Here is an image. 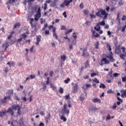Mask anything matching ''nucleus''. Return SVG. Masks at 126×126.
<instances>
[{
	"instance_id": "obj_33",
	"label": "nucleus",
	"mask_w": 126,
	"mask_h": 126,
	"mask_svg": "<svg viewBox=\"0 0 126 126\" xmlns=\"http://www.w3.org/2000/svg\"><path fill=\"white\" fill-rule=\"evenodd\" d=\"M65 100H69L70 96H69V94H68L65 96Z\"/></svg>"
},
{
	"instance_id": "obj_64",
	"label": "nucleus",
	"mask_w": 126,
	"mask_h": 126,
	"mask_svg": "<svg viewBox=\"0 0 126 126\" xmlns=\"http://www.w3.org/2000/svg\"><path fill=\"white\" fill-rule=\"evenodd\" d=\"M67 107H68L69 108H71V104H70V102H68V105Z\"/></svg>"
},
{
	"instance_id": "obj_56",
	"label": "nucleus",
	"mask_w": 126,
	"mask_h": 126,
	"mask_svg": "<svg viewBox=\"0 0 126 126\" xmlns=\"http://www.w3.org/2000/svg\"><path fill=\"white\" fill-rule=\"evenodd\" d=\"M107 94H111V93H113V91L112 90H109L107 92Z\"/></svg>"
},
{
	"instance_id": "obj_17",
	"label": "nucleus",
	"mask_w": 126,
	"mask_h": 126,
	"mask_svg": "<svg viewBox=\"0 0 126 126\" xmlns=\"http://www.w3.org/2000/svg\"><path fill=\"white\" fill-rule=\"evenodd\" d=\"M0 102L1 104H6V103L7 102V101H6V97H4L3 99H0Z\"/></svg>"
},
{
	"instance_id": "obj_60",
	"label": "nucleus",
	"mask_w": 126,
	"mask_h": 126,
	"mask_svg": "<svg viewBox=\"0 0 126 126\" xmlns=\"http://www.w3.org/2000/svg\"><path fill=\"white\" fill-rule=\"evenodd\" d=\"M126 15H123V17L122 18V21H124V20H126Z\"/></svg>"
},
{
	"instance_id": "obj_35",
	"label": "nucleus",
	"mask_w": 126,
	"mask_h": 126,
	"mask_svg": "<svg viewBox=\"0 0 126 126\" xmlns=\"http://www.w3.org/2000/svg\"><path fill=\"white\" fill-rule=\"evenodd\" d=\"M69 81H70V79L69 78H67V79L64 80V82L65 83L67 84V83H68Z\"/></svg>"
},
{
	"instance_id": "obj_36",
	"label": "nucleus",
	"mask_w": 126,
	"mask_h": 126,
	"mask_svg": "<svg viewBox=\"0 0 126 126\" xmlns=\"http://www.w3.org/2000/svg\"><path fill=\"white\" fill-rule=\"evenodd\" d=\"M95 48L96 49H99V42L96 41V44H95Z\"/></svg>"
},
{
	"instance_id": "obj_63",
	"label": "nucleus",
	"mask_w": 126,
	"mask_h": 126,
	"mask_svg": "<svg viewBox=\"0 0 126 126\" xmlns=\"http://www.w3.org/2000/svg\"><path fill=\"white\" fill-rule=\"evenodd\" d=\"M122 81L123 82H125V81H126V77H122Z\"/></svg>"
},
{
	"instance_id": "obj_39",
	"label": "nucleus",
	"mask_w": 126,
	"mask_h": 126,
	"mask_svg": "<svg viewBox=\"0 0 126 126\" xmlns=\"http://www.w3.org/2000/svg\"><path fill=\"white\" fill-rule=\"evenodd\" d=\"M8 45V41H6V42L5 43H3L2 45V48H4V46H6Z\"/></svg>"
},
{
	"instance_id": "obj_4",
	"label": "nucleus",
	"mask_w": 126,
	"mask_h": 126,
	"mask_svg": "<svg viewBox=\"0 0 126 126\" xmlns=\"http://www.w3.org/2000/svg\"><path fill=\"white\" fill-rule=\"evenodd\" d=\"M36 13L35 14V16L34 17V20L35 21H38V20H39V19L41 17V15H42V14H41V7H39L38 8V10L36 11Z\"/></svg>"
},
{
	"instance_id": "obj_48",
	"label": "nucleus",
	"mask_w": 126,
	"mask_h": 126,
	"mask_svg": "<svg viewBox=\"0 0 126 126\" xmlns=\"http://www.w3.org/2000/svg\"><path fill=\"white\" fill-rule=\"evenodd\" d=\"M8 94H13V90H9L8 91Z\"/></svg>"
},
{
	"instance_id": "obj_47",
	"label": "nucleus",
	"mask_w": 126,
	"mask_h": 126,
	"mask_svg": "<svg viewBox=\"0 0 126 126\" xmlns=\"http://www.w3.org/2000/svg\"><path fill=\"white\" fill-rule=\"evenodd\" d=\"M31 79H34L36 77V76L35 75H31L30 76Z\"/></svg>"
},
{
	"instance_id": "obj_19",
	"label": "nucleus",
	"mask_w": 126,
	"mask_h": 126,
	"mask_svg": "<svg viewBox=\"0 0 126 126\" xmlns=\"http://www.w3.org/2000/svg\"><path fill=\"white\" fill-rule=\"evenodd\" d=\"M26 37H27V35L25 33H24L20 35V38L22 39V40H25L26 39Z\"/></svg>"
},
{
	"instance_id": "obj_15",
	"label": "nucleus",
	"mask_w": 126,
	"mask_h": 126,
	"mask_svg": "<svg viewBox=\"0 0 126 126\" xmlns=\"http://www.w3.org/2000/svg\"><path fill=\"white\" fill-rule=\"evenodd\" d=\"M34 21V19L33 18H31L30 24L31 25V27L32 28H34L36 27V25H33V22Z\"/></svg>"
},
{
	"instance_id": "obj_34",
	"label": "nucleus",
	"mask_w": 126,
	"mask_h": 126,
	"mask_svg": "<svg viewBox=\"0 0 126 126\" xmlns=\"http://www.w3.org/2000/svg\"><path fill=\"white\" fill-rule=\"evenodd\" d=\"M42 86H43V89H44V90H46V89H47V85H46V84L45 83H43Z\"/></svg>"
},
{
	"instance_id": "obj_7",
	"label": "nucleus",
	"mask_w": 126,
	"mask_h": 126,
	"mask_svg": "<svg viewBox=\"0 0 126 126\" xmlns=\"http://www.w3.org/2000/svg\"><path fill=\"white\" fill-rule=\"evenodd\" d=\"M6 113L10 114V115H11V116L12 117L14 116V111H13V109L10 107H9L7 111L6 110Z\"/></svg>"
},
{
	"instance_id": "obj_59",
	"label": "nucleus",
	"mask_w": 126,
	"mask_h": 126,
	"mask_svg": "<svg viewBox=\"0 0 126 126\" xmlns=\"http://www.w3.org/2000/svg\"><path fill=\"white\" fill-rule=\"evenodd\" d=\"M34 45H32V46L31 47L30 51V52H31V53H32V52H33V49H34Z\"/></svg>"
},
{
	"instance_id": "obj_43",
	"label": "nucleus",
	"mask_w": 126,
	"mask_h": 126,
	"mask_svg": "<svg viewBox=\"0 0 126 126\" xmlns=\"http://www.w3.org/2000/svg\"><path fill=\"white\" fill-rule=\"evenodd\" d=\"M108 75L110 77V78H112L113 77V71L110 72L108 74Z\"/></svg>"
},
{
	"instance_id": "obj_54",
	"label": "nucleus",
	"mask_w": 126,
	"mask_h": 126,
	"mask_svg": "<svg viewBox=\"0 0 126 126\" xmlns=\"http://www.w3.org/2000/svg\"><path fill=\"white\" fill-rule=\"evenodd\" d=\"M15 99H16V100H17V101H18V102L20 101V99H19V98L18 97V96L17 95L15 96Z\"/></svg>"
},
{
	"instance_id": "obj_2",
	"label": "nucleus",
	"mask_w": 126,
	"mask_h": 126,
	"mask_svg": "<svg viewBox=\"0 0 126 126\" xmlns=\"http://www.w3.org/2000/svg\"><path fill=\"white\" fill-rule=\"evenodd\" d=\"M62 116H61V119L63 122H66L67 119L66 117H64V115H67V117H68V115H69V109H67V104L66 103H64L63 105V107L62 110Z\"/></svg>"
},
{
	"instance_id": "obj_14",
	"label": "nucleus",
	"mask_w": 126,
	"mask_h": 126,
	"mask_svg": "<svg viewBox=\"0 0 126 126\" xmlns=\"http://www.w3.org/2000/svg\"><path fill=\"white\" fill-rule=\"evenodd\" d=\"M92 102H93V103H101V99L96 97L93 99Z\"/></svg>"
},
{
	"instance_id": "obj_23",
	"label": "nucleus",
	"mask_w": 126,
	"mask_h": 126,
	"mask_svg": "<svg viewBox=\"0 0 126 126\" xmlns=\"http://www.w3.org/2000/svg\"><path fill=\"white\" fill-rule=\"evenodd\" d=\"M115 54H120V52H121V49H120V48L118 47V48H116L115 49Z\"/></svg>"
},
{
	"instance_id": "obj_26",
	"label": "nucleus",
	"mask_w": 126,
	"mask_h": 126,
	"mask_svg": "<svg viewBox=\"0 0 126 126\" xmlns=\"http://www.w3.org/2000/svg\"><path fill=\"white\" fill-rule=\"evenodd\" d=\"M115 46H117V45H118V37H115L114 38V42Z\"/></svg>"
},
{
	"instance_id": "obj_58",
	"label": "nucleus",
	"mask_w": 126,
	"mask_h": 126,
	"mask_svg": "<svg viewBox=\"0 0 126 126\" xmlns=\"http://www.w3.org/2000/svg\"><path fill=\"white\" fill-rule=\"evenodd\" d=\"M61 30H66V28L65 26H62L61 28Z\"/></svg>"
},
{
	"instance_id": "obj_62",
	"label": "nucleus",
	"mask_w": 126,
	"mask_h": 126,
	"mask_svg": "<svg viewBox=\"0 0 126 126\" xmlns=\"http://www.w3.org/2000/svg\"><path fill=\"white\" fill-rule=\"evenodd\" d=\"M117 99L118 101H119L120 102H121V103H123V99H122L121 98H120V97L118 96L117 97Z\"/></svg>"
},
{
	"instance_id": "obj_40",
	"label": "nucleus",
	"mask_w": 126,
	"mask_h": 126,
	"mask_svg": "<svg viewBox=\"0 0 126 126\" xmlns=\"http://www.w3.org/2000/svg\"><path fill=\"white\" fill-rule=\"evenodd\" d=\"M79 98H80V100H81V101H84V100L85 99V97H84L83 96H82V95H81Z\"/></svg>"
},
{
	"instance_id": "obj_29",
	"label": "nucleus",
	"mask_w": 126,
	"mask_h": 126,
	"mask_svg": "<svg viewBox=\"0 0 126 126\" xmlns=\"http://www.w3.org/2000/svg\"><path fill=\"white\" fill-rule=\"evenodd\" d=\"M93 81H94V82H95V83H100V81H99L96 78H94Z\"/></svg>"
},
{
	"instance_id": "obj_6",
	"label": "nucleus",
	"mask_w": 126,
	"mask_h": 126,
	"mask_svg": "<svg viewBox=\"0 0 126 126\" xmlns=\"http://www.w3.org/2000/svg\"><path fill=\"white\" fill-rule=\"evenodd\" d=\"M82 57L85 58H89V53L87 52V48H85L83 50Z\"/></svg>"
},
{
	"instance_id": "obj_30",
	"label": "nucleus",
	"mask_w": 126,
	"mask_h": 126,
	"mask_svg": "<svg viewBox=\"0 0 126 126\" xmlns=\"http://www.w3.org/2000/svg\"><path fill=\"white\" fill-rule=\"evenodd\" d=\"M61 60H62L63 61V62H64V61H65L66 56L65 55L61 56Z\"/></svg>"
},
{
	"instance_id": "obj_61",
	"label": "nucleus",
	"mask_w": 126,
	"mask_h": 126,
	"mask_svg": "<svg viewBox=\"0 0 126 126\" xmlns=\"http://www.w3.org/2000/svg\"><path fill=\"white\" fill-rule=\"evenodd\" d=\"M51 45L53 48H56V43H55L54 42H52Z\"/></svg>"
},
{
	"instance_id": "obj_10",
	"label": "nucleus",
	"mask_w": 126,
	"mask_h": 126,
	"mask_svg": "<svg viewBox=\"0 0 126 126\" xmlns=\"http://www.w3.org/2000/svg\"><path fill=\"white\" fill-rule=\"evenodd\" d=\"M52 32H53V36L55 37V39L56 40H58L59 36L58 35H57V33L56 32V28H53V30H52Z\"/></svg>"
},
{
	"instance_id": "obj_11",
	"label": "nucleus",
	"mask_w": 126,
	"mask_h": 126,
	"mask_svg": "<svg viewBox=\"0 0 126 126\" xmlns=\"http://www.w3.org/2000/svg\"><path fill=\"white\" fill-rule=\"evenodd\" d=\"M106 58L107 59H109L110 62H111V63L115 62V60H114V57H113L112 54H110L109 56H106Z\"/></svg>"
},
{
	"instance_id": "obj_49",
	"label": "nucleus",
	"mask_w": 126,
	"mask_h": 126,
	"mask_svg": "<svg viewBox=\"0 0 126 126\" xmlns=\"http://www.w3.org/2000/svg\"><path fill=\"white\" fill-rule=\"evenodd\" d=\"M85 24H87V26L91 25V22H90L89 21H87L85 23Z\"/></svg>"
},
{
	"instance_id": "obj_12",
	"label": "nucleus",
	"mask_w": 126,
	"mask_h": 126,
	"mask_svg": "<svg viewBox=\"0 0 126 126\" xmlns=\"http://www.w3.org/2000/svg\"><path fill=\"white\" fill-rule=\"evenodd\" d=\"M40 42H41V35H38L36 36V42H35V45L38 46Z\"/></svg>"
},
{
	"instance_id": "obj_21",
	"label": "nucleus",
	"mask_w": 126,
	"mask_h": 126,
	"mask_svg": "<svg viewBox=\"0 0 126 126\" xmlns=\"http://www.w3.org/2000/svg\"><path fill=\"white\" fill-rule=\"evenodd\" d=\"M114 1H117L118 2L119 5H123L124 4V3H123V1L122 0H113Z\"/></svg>"
},
{
	"instance_id": "obj_55",
	"label": "nucleus",
	"mask_w": 126,
	"mask_h": 126,
	"mask_svg": "<svg viewBox=\"0 0 126 126\" xmlns=\"http://www.w3.org/2000/svg\"><path fill=\"white\" fill-rule=\"evenodd\" d=\"M119 73H115L114 74H113V76L114 77H118V76H119Z\"/></svg>"
},
{
	"instance_id": "obj_46",
	"label": "nucleus",
	"mask_w": 126,
	"mask_h": 126,
	"mask_svg": "<svg viewBox=\"0 0 126 126\" xmlns=\"http://www.w3.org/2000/svg\"><path fill=\"white\" fill-rule=\"evenodd\" d=\"M79 6H80V8L81 9H83L84 7V5H83V3H80V5H79Z\"/></svg>"
},
{
	"instance_id": "obj_53",
	"label": "nucleus",
	"mask_w": 126,
	"mask_h": 126,
	"mask_svg": "<svg viewBox=\"0 0 126 126\" xmlns=\"http://www.w3.org/2000/svg\"><path fill=\"white\" fill-rule=\"evenodd\" d=\"M22 38H21L20 37L19 38V39H18L17 40V41H16V42H17V43H20V42H21L22 41Z\"/></svg>"
},
{
	"instance_id": "obj_42",
	"label": "nucleus",
	"mask_w": 126,
	"mask_h": 126,
	"mask_svg": "<svg viewBox=\"0 0 126 126\" xmlns=\"http://www.w3.org/2000/svg\"><path fill=\"white\" fill-rule=\"evenodd\" d=\"M88 66H89V63H88V60H87L85 65V68H87V67H88Z\"/></svg>"
},
{
	"instance_id": "obj_44",
	"label": "nucleus",
	"mask_w": 126,
	"mask_h": 126,
	"mask_svg": "<svg viewBox=\"0 0 126 126\" xmlns=\"http://www.w3.org/2000/svg\"><path fill=\"white\" fill-rule=\"evenodd\" d=\"M98 27V28H97L96 27H94V30H96V31H100V27L99 26V27Z\"/></svg>"
},
{
	"instance_id": "obj_18",
	"label": "nucleus",
	"mask_w": 126,
	"mask_h": 126,
	"mask_svg": "<svg viewBox=\"0 0 126 126\" xmlns=\"http://www.w3.org/2000/svg\"><path fill=\"white\" fill-rule=\"evenodd\" d=\"M122 91H123V93L121 94V97L122 98H125V97H126V90L125 91L124 90H121V92L122 93Z\"/></svg>"
},
{
	"instance_id": "obj_57",
	"label": "nucleus",
	"mask_w": 126,
	"mask_h": 126,
	"mask_svg": "<svg viewBox=\"0 0 126 126\" xmlns=\"http://www.w3.org/2000/svg\"><path fill=\"white\" fill-rule=\"evenodd\" d=\"M49 34H50V31H45V35H49Z\"/></svg>"
},
{
	"instance_id": "obj_45",
	"label": "nucleus",
	"mask_w": 126,
	"mask_h": 126,
	"mask_svg": "<svg viewBox=\"0 0 126 126\" xmlns=\"http://www.w3.org/2000/svg\"><path fill=\"white\" fill-rule=\"evenodd\" d=\"M83 13H84L85 15H88V10H84L83 11Z\"/></svg>"
},
{
	"instance_id": "obj_20",
	"label": "nucleus",
	"mask_w": 126,
	"mask_h": 126,
	"mask_svg": "<svg viewBox=\"0 0 126 126\" xmlns=\"http://www.w3.org/2000/svg\"><path fill=\"white\" fill-rule=\"evenodd\" d=\"M51 0H46V3L44 4V10H46L47 9V3H50L51 2Z\"/></svg>"
},
{
	"instance_id": "obj_25",
	"label": "nucleus",
	"mask_w": 126,
	"mask_h": 126,
	"mask_svg": "<svg viewBox=\"0 0 126 126\" xmlns=\"http://www.w3.org/2000/svg\"><path fill=\"white\" fill-rule=\"evenodd\" d=\"M20 23H17L16 24H15L14 28H19V27H20Z\"/></svg>"
},
{
	"instance_id": "obj_32",
	"label": "nucleus",
	"mask_w": 126,
	"mask_h": 126,
	"mask_svg": "<svg viewBox=\"0 0 126 126\" xmlns=\"http://www.w3.org/2000/svg\"><path fill=\"white\" fill-rule=\"evenodd\" d=\"M106 88V85H105L104 84H101L99 86V88Z\"/></svg>"
},
{
	"instance_id": "obj_31",
	"label": "nucleus",
	"mask_w": 126,
	"mask_h": 126,
	"mask_svg": "<svg viewBox=\"0 0 126 126\" xmlns=\"http://www.w3.org/2000/svg\"><path fill=\"white\" fill-rule=\"evenodd\" d=\"M72 32V29H70L69 30H68L66 32H65V35H67V34Z\"/></svg>"
},
{
	"instance_id": "obj_8",
	"label": "nucleus",
	"mask_w": 126,
	"mask_h": 126,
	"mask_svg": "<svg viewBox=\"0 0 126 126\" xmlns=\"http://www.w3.org/2000/svg\"><path fill=\"white\" fill-rule=\"evenodd\" d=\"M98 109L97 108L96 106L94 107V106H92L89 108V112H95L98 110Z\"/></svg>"
},
{
	"instance_id": "obj_37",
	"label": "nucleus",
	"mask_w": 126,
	"mask_h": 126,
	"mask_svg": "<svg viewBox=\"0 0 126 126\" xmlns=\"http://www.w3.org/2000/svg\"><path fill=\"white\" fill-rule=\"evenodd\" d=\"M59 92L61 93V94H63V89L61 87L59 89Z\"/></svg>"
},
{
	"instance_id": "obj_38",
	"label": "nucleus",
	"mask_w": 126,
	"mask_h": 126,
	"mask_svg": "<svg viewBox=\"0 0 126 126\" xmlns=\"http://www.w3.org/2000/svg\"><path fill=\"white\" fill-rule=\"evenodd\" d=\"M116 108H117V104H116V103H115L113 106L112 107V109L113 110H116Z\"/></svg>"
},
{
	"instance_id": "obj_9",
	"label": "nucleus",
	"mask_w": 126,
	"mask_h": 126,
	"mask_svg": "<svg viewBox=\"0 0 126 126\" xmlns=\"http://www.w3.org/2000/svg\"><path fill=\"white\" fill-rule=\"evenodd\" d=\"M73 37L74 39H73L72 40V44L75 45V44H76V38H77V35H76V32L73 33Z\"/></svg>"
},
{
	"instance_id": "obj_1",
	"label": "nucleus",
	"mask_w": 126,
	"mask_h": 126,
	"mask_svg": "<svg viewBox=\"0 0 126 126\" xmlns=\"http://www.w3.org/2000/svg\"><path fill=\"white\" fill-rule=\"evenodd\" d=\"M108 13L106 12V10L100 9L97 12L95 13V15L90 14L91 18H96V16L100 18H103V20H106L108 17Z\"/></svg>"
},
{
	"instance_id": "obj_50",
	"label": "nucleus",
	"mask_w": 126,
	"mask_h": 126,
	"mask_svg": "<svg viewBox=\"0 0 126 126\" xmlns=\"http://www.w3.org/2000/svg\"><path fill=\"white\" fill-rule=\"evenodd\" d=\"M126 24L125 25V26L123 27H122V31L123 32H125V30H126Z\"/></svg>"
},
{
	"instance_id": "obj_28",
	"label": "nucleus",
	"mask_w": 126,
	"mask_h": 126,
	"mask_svg": "<svg viewBox=\"0 0 126 126\" xmlns=\"http://www.w3.org/2000/svg\"><path fill=\"white\" fill-rule=\"evenodd\" d=\"M99 25H101V26H104V25H106L105 20H103L102 22H99Z\"/></svg>"
},
{
	"instance_id": "obj_5",
	"label": "nucleus",
	"mask_w": 126,
	"mask_h": 126,
	"mask_svg": "<svg viewBox=\"0 0 126 126\" xmlns=\"http://www.w3.org/2000/svg\"><path fill=\"white\" fill-rule=\"evenodd\" d=\"M103 62H104L105 64H109V63H110V61L109 60H107V58H103L100 61V65H101V66H103V65H104Z\"/></svg>"
},
{
	"instance_id": "obj_22",
	"label": "nucleus",
	"mask_w": 126,
	"mask_h": 126,
	"mask_svg": "<svg viewBox=\"0 0 126 126\" xmlns=\"http://www.w3.org/2000/svg\"><path fill=\"white\" fill-rule=\"evenodd\" d=\"M14 2H15V0H8L6 4H12V3H14Z\"/></svg>"
},
{
	"instance_id": "obj_24",
	"label": "nucleus",
	"mask_w": 126,
	"mask_h": 126,
	"mask_svg": "<svg viewBox=\"0 0 126 126\" xmlns=\"http://www.w3.org/2000/svg\"><path fill=\"white\" fill-rule=\"evenodd\" d=\"M50 87L52 88V89H53V90H57V87L52 83H50Z\"/></svg>"
},
{
	"instance_id": "obj_3",
	"label": "nucleus",
	"mask_w": 126,
	"mask_h": 126,
	"mask_svg": "<svg viewBox=\"0 0 126 126\" xmlns=\"http://www.w3.org/2000/svg\"><path fill=\"white\" fill-rule=\"evenodd\" d=\"M11 109L14 111H16L17 110V114L19 115V116H20L21 115V107H20V106L18 104H14L11 106Z\"/></svg>"
},
{
	"instance_id": "obj_16",
	"label": "nucleus",
	"mask_w": 126,
	"mask_h": 126,
	"mask_svg": "<svg viewBox=\"0 0 126 126\" xmlns=\"http://www.w3.org/2000/svg\"><path fill=\"white\" fill-rule=\"evenodd\" d=\"M74 89H73V92L76 93V92H77V90H78V85L77 83L75 84L74 86Z\"/></svg>"
},
{
	"instance_id": "obj_52",
	"label": "nucleus",
	"mask_w": 126,
	"mask_h": 126,
	"mask_svg": "<svg viewBox=\"0 0 126 126\" xmlns=\"http://www.w3.org/2000/svg\"><path fill=\"white\" fill-rule=\"evenodd\" d=\"M64 5H65L63 2L61 4L60 6H61V7H62V8H63V7H64Z\"/></svg>"
},
{
	"instance_id": "obj_41",
	"label": "nucleus",
	"mask_w": 126,
	"mask_h": 126,
	"mask_svg": "<svg viewBox=\"0 0 126 126\" xmlns=\"http://www.w3.org/2000/svg\"><path fill=\"white\" fill-rule=\"evenodd\" d=\"M106 45H107V47H108L109 51H112V48H111V45L109 44V43H107Z\"/></svg>"
},
{
	"instance_id": "obj_27",
	"label": "nucleus",
	"mask_w": 126,
	"mask_h": 126,
	"mask_svg": "<svg viewBox=\"0 0 126 126\" xmlns=\"http://www.w3.org/2000/svg\"><path fill=\"white\" fill-rule=\"evenodd\" d=\"M64 4H65V6H67V5H69V4L70 3L69 2V1H63Z\"/></svg>"
},
{
	"instance_id": "obj_51",
	"label": "nucleus",
	"mask_w": 126,
	"mask_h": 126,
	"mask_svg": "<svg viewBox=\"0 0 126 126\" xmlns=\"http://www.w3.org/2000/svg\"><path fill=\"white\" fill-rule=\"evenodd\" d=\"M93 37H95V38H98V37H100V34L96 33L95 35H94Z\"/></svg>"
},
{
	"instance_id": "obj_13",
	"label": "nucleus",
	"mask_w": 126,
	"mask_h": 126,
	"mask_svg": "<svg viewBox=\"0 0 126 126\" xmlns=\"http://www.w3.org/2000/svg\"><path fill=\"white\" fill-rule=\"evenodd\" d=\"M51 120V113H48V116L45 117V122L46 124H49V121Z\"/></svg>"
}]
</instances>
